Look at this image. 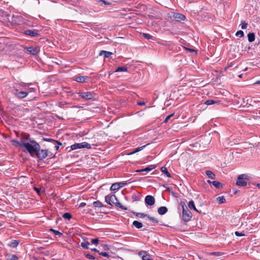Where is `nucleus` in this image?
<instances>
[{"mask_svg": "<svg viewBox=\"0 0 260 260\" xmlns=\"http://www.w3.org/2000/svg\"><path fill=\"white\" fill-rule=\"evenodd\" d=\"M137 104L140 106H143L145 105V103L144 102H139Z\"/></svg>", "mask_w": 260, "mask_h": 260, "instance_id": "obj_60", "label": "nucleus"}, {"mask_svg": "<svg viewBox=\"0 0 260 260\" xmlns=\"http://www.w3.org/2000/svg\"><path fill=\"white\" fill-rule=\"evenodd\" d=\"M34 189L38 193V194L40 193V189L38 188L35 187Z\"/></svg>", "mask_w": 260, "mask_h": 260, "instance_id": "obj_64", "label": "nucleus"}, {"mask_svg": "<svg viewBox=\"0 0 260 260\" xmlns=\"http://www.w3.org/2000/svg\"><path fill=\"white\" fill-rule=\"evenodd\" d=\"M182 207V219L185 222L189 221L192 217V214L185 206L184 203H181Z\"/></svg>", "mask_w": 260, "mask_h": 260, "instance_id": "obj_2", "label": "nucleus"}, {"mask_svg": "<svg viewBox=\"0 0 260 260\" xmlns=\"http://www.w3.org/2000/svg\"><path fill=\"white\" fill-rule=\"evenodd\" d=\"M206 175L211 179H214L215 178V175L211 171L207 170L206 171Z\"/></svg>", "mask_w": 260, "mask_h": 260, "instance_id": "obj_28", "label": "nucleus"}, {"mask_svg": "<svg viewBox=\"0 0 260 260\" xmlns=\"http://www.w3.org/2000/svg\"><path fill=\"white\" fill-rule=\"evenodd\" d=\"M31 92V89L26 90L23 91H18L17 92H14L13 94L18 99H22L26 98L29 93Z\"/></svg>", "mask_w": 260, "mask_h": 260, "instance_id": "obj_9", "label": "nucleus"}, {"mask_svg": "<svg viewBox=\"0 0 260 260\" xmlns=\"http://www.w3.org/2000/svg\"><path fill=\"white\" fill-rule=\"evenodd\" d=\"M173 17L175 20L177 21H181L186 19V17L184 15L179 13H174Z\"/></svg>", "mask_w": 260, "mask_h": 260, "instance_id": "obj_12", "label": "nucleus"}, {"mask_svg": "<svg viewBox=\"0 0 260 260\" xmlns=\"http://www.w3.org/2000/svg\"><path fill=\"white\" fill-rule=\"evenodd\" d=\"M71 150H76L78 149H81L86 148L87 149H90L91 148V145L86 142H83L79 143H75L71 146Z\"/></svg>", "mask_w": 260, "mask_h": 260, "instance_id": "obj_5", "label": "nucleus"}, {"mask_svg": "<svg viewBox=\"0 0 260 260\" xmlns=\"http://www.w3.org/2000/svg\"><path fill=\"white\" fill-rule=\"evenodd\" d=\"M50 231H52L55 235L61 236L62 235V234L58 231L55 230L53 229H51Z\"/></svg>", "mask_w": 260, "mask_h": 260, "instance_id": "obj_46", "label": "nucleus"}, {"mask_svg": "<svg viewBox=\"0 0 260 260\" xmlns=\"http://www.w3.org/2000/svg\"><path fill=\"white\" fill-rule=\"evenodd\" d=\"M127 67H126L125 66H123V67H117L115 72H127Z\"/></svg>", "mask_w": 260, "mask_h": 260, "instance_id": "obj_34", "label": "nucleus"}, {"mask_svg": "<svg viewBox=\"0 0 260 260\" xmlns=\"http://www.w3.org/2000/svg\"><path fill=\"white\" fill-rule=\"evenodd\" d=\"M168 208L165 206H161L158 209V213L159 215H164L168 212Z\"/></svg>", "mask_w": 260, "mask_h": 260, "instance_id": "obj_20", "label": "nucleus"}, {"mask_svg": "<svg viewBox=\"0 0 260 260\" xmlns=\"http://www.w3.org/2000/svg\"><path fill=\"white\" fill-rule=\"evenodd\" d=\"M12 142L16 144L18 146L21 147H23V145L25 143V142H22L21 139L20 141H18L17 140H13Z\"/></svg>", "mask_w": 260, "mask_h": 260, "instance_id": "obj_32", "label": "nucleus"}, {"mask_svg": "<svg viewBox=\"0 0 260 260\" xmlns=\"http://www.w3.org/2000/svg\"><path fill=\"white\" fill-rule=\"evenodd\" d=\"M18 258L16 255L10 254L7 255L6 260H18Z\"/></svg>", "mask_w": 260, "mask_h": 260, "instance_id": "obj_27", "label": "nucleus"}, {"mask_svg": "<svg viewBox=\"0 0 260 260\" xmlns=\"http://www.w3.org/2000/svg\"><path fill=\"white\" fill-rule=\"evenodd\" d=\"M88 79L87 76H78L74 77V80L77 82L83 83L86 82V80Z\"/></svg>", "mask_w": 260, "mask_h": 260, "instance_id": "obj_15", "label": "nucleus"}, {"mask_svg": "<svg viewBox=\"0 0 260 260\" xmlns=\"http://www.w3.org/2000/svg\"><path fill=\"white\" fill-rule=\"evenodd\" d=\"M219 101H215L212 100H209L205 102V104L207 105H211L214 104L218 103Z\"/></svg>", "mask_w": 260, "mask_h": 260, "instance_id": "obj_38", "label": "nucleus"}, {"mask_svg": "<svg viewBox=\"0 0 260 260\" xmlns=\"http://www.w3.org/2000/svg\"><path fill=\"white\" fill-rule=\"evenodd\" d=\"M23 18L19 15L14 16L13 15L12 18V22L15 24L19 25L22 20Z\"/></svg>", "mask_w": 260, "mask_h": 260, "instance_id": "obj_14", "label": "nucleus"}, {"mask_svg": "<svg viewBox=\"0 0 260 260\" xmlns=\"http://www.w3.org/2000/svg\"><path fill=\"white\" fill-rule=\"evenodd\" d=\"M42 140L44 141H46V142H51L53 144V142H56V140H53L52 139H50V138H43Z\"/></svg>", "mask_w": 260, "mask_h": 260, "instance_id": "obj_47", "label": "nucleus"}, {"mask_svg": "<svg viewBox=\"0 0 260 260\" xmlns=\"http://www.w3.org/2000/svg\"><path fill=\"white\" fill-rule=\"evenodd\" d=\"M133 213L137 216H138L140 218H143L146 217L147 216V214H146L143 213H138L135 212H133Z\"/></svg>", "mask_w": 260, "mask_h": 260, "instance_id": "obj_36", "label": "nucleus"}, {"mask_svg": "<svg viewBox=\"0 0 260 260\" xmlns=\"http://www.w3.org/2000/svg\"><path fill=\"white\" fill-rule=\"evenodd\" d=\"M248 40L249 42H252L255 40V35L253 32H250L247 35Z\"/></svg>", "mask_w": 260, "mask_h": 260, "instance_id": "obj_29", "label": "nucleus"}, {"mask_svg": "<svg viewBox=\"0 0 260 260\" xmlns=\"http://www.w3.org/2000/svg\"><path fill=\"white\" fill-rule=\"evenodd\" d=\"M146 217L150 221L153 222V223H157L158 222V220L153 217L150 216L148 215H147Z\"/></svg>", "mask_w": 260, "mask_h": 260, "instance_id": "obj_42", "label": "nucleus"}, {"mask_svg": "<svg viewBox=\"0 0 260 260\" xmlns=\"http://www.w3.org/2000/svg\"><path fill=\"white\" fill-rule=\"evenodd\" d=\"M93 206L94 208H102L104 207L105 206L100 201H96L93 202V203L91 205H88V207Z\"/></svg>", "mask_w": 260, "mask_h": 260, "instance_id": "obj_17", "label": "nucleus"}, {"mask_svg": "<svg viewBox=\"0 0 260 260\" xmlns=\"http://www.w3.org/2000/svg\"><path fill=\"white\" fill-rule=\"evenodd\" d=\"M118 184L119 186V188H121L127 184V183L126 181H123L120 182H118Z\"/></svg>", "mask_w": 260, "mask_h": 260, "instance_id": "obj_49", "label": "nucleus"}, {"mask_svg": "<svg viewBox=\"0 0 260 260\" xmlns=\"http://www.w3.org/2000/svg\"><path fill=\"white\" fill-rule=\"evenodd\" d=\"M142 36L146 39H148V40H149V39H151L153 38V37L148 34H146V33H143L142 34Z\"/></svg>", "mask_w": 260, "mask_h": 260, "instance_id": "obj_43", "label": "nucleus"}, {"mask_svg": "<svg viewBox=\"0 0 260 260\" xmlns=\"http://www.w3.org/2000/svg\"><path fill=\"white\" fill-rule=\"evenodd\" d=\"M19 243V241L16 240H12L9 244V245L12 248H16L18 246Z\"/></svg>", "mask_w": 260, "mask_h": 260, "instance_id": "obj_23", "label": "nucleus"}, {"mask_svg": "<svg viewBox=\"0 0 260 260\" xmlns=\"http://www.w3.org/2000/svg\"><path fill=\"white\" fill-rule=\"evenodd\" d=\"M156 168V166L155 165H151L146 167L144 169L138 170L136 171L137 172H149L152 170Z\"/></svg>", "mask_w": 260, "mask_h": 260, "instance_id": "obj_16", "label": "nucleus"}, {"mask_svg": "<svg viewBox=\"0 0 260 260\" xmlns=\"http://www.w3.org/2000/svg\"><path fill=\"white\" fill-rule=\"evenodd\" d=\"M142 259L143 260H152L151 258H150V255L147 254L146 255H143Z\"/></svg>", "mask_w": 260, "mask_h": 260, "instance_id": "obj_51", "label": "nucleus"}, {"mask_svg": "<svg viewBox=\"0 0 260 260\" xmlns=\"http://www.w3.org/2000/svg\"><path fill=\"white\" fill-rule=\"evenodd\" d=\"M113 54V53L110 51H105V50H102L101 51L100 53H99V55H104L105 58H108Z\"/></svg>", "mask_w": 260, "mask_h": 260, "instance_id": "obj_21", "label": "nucleus"}, {"mask_svg": "<svg viewBox=\"0 0 260 260\" xmlns=\"http://www.w3.org/2000/svg\"><path fill=\"white\" fill-rule=\"evenodd\" d=\"M78 94L81 98L86 100H91L95 96V93L90 91L79 92Z\"/></svg>", "mask_w": 260, "mask_h": 260, "instance_id": "obj_6", "label": "nucleus"}, {"mask_svg": "<svg viewBox=\"0 0 260 260\" xmlns=\"http://www.w3.org/2000/svg\"><path fill=\"white\" fill-rule=\"evenodd\" d=\"M161 171L168 177H171V174L169 172L168 169L165 167H162Z\"/></svg>", "mask_w": 260, "mask_h": 260, "instance_id": "obj_35", "label": "nucleus"}, {"mask_svg": "<svg viewBox=\"0 0 260 260\" xmlns=\"http://www.w3.org/2000/svg\"><path fill=\"white\" fill-rule=\"evenodd\" d=\"M52 153L48 149H40L35 154V156L40 160H42L46 158L47 156H51Z\"/></svg>", "mask_w": 260, "mask_h": 260, "instance_id": "obj_4", "label": "nucleus"}, {"mask_svg": "<svg viewBox=\"0 0 260 260\" xmlns=\"http://www.w3.org/2000/svg\"><path fill=\"white\" fill-rule=\"evenodd\" d=\"M185 49L188 51H189V52H195L196 53H197V51L195 50L194 49H191V48H186V47H185Z\"/></svg>", "mask_w": 260, "mask_h": 260, "instance_id": "obj_58", "label": "nucleus"}, {"mask_svg": "<svg viewBox=\"0 0 260 260\" xmlns=\"http://www.w3.org/2000/svg\"><path fill=\"white\" fill-rule=\"evenodd\" d=\"M91 251H94L95 252H98V253H100L101 252H100V251L99 250H98L97 249L94 248H92L91 249Z\"/></svg>", "mask_w": 260, "mask_h": 260, "instance_id": "obj_62", "label": "nucleus"}, {"mask_svg": "<svg viewBox=\"0 0 260 260\" xmlns=\"http://www.w3.org/2000/svg\"><path fill=\"white\" fill-rule=\"evenodd\" d=\"M25 36H28L31 37H37L40 36L39 31L38 29H26L22 32Z\"/></svg>", "mask_w": 260, "mask_h": 260, "instance_id": "obj_7", "label": "nucleus"}, {"mask_svg": "<svg viewBox=\"0 0 260 260\" xmlns=\"http://www.w3.org/2000/svg\"><path fill=\"white\" fill-rule=\"evenodd\" d=\"M99 3L101 5H106V6H111L112 5V4L111 3L107 2V1H106L105 0H100L99 1Z\"/></svg>", "mask_w": 260, "mask_h": 260, "instance_id": "obj_41", "label": "nucleus"}, {"mask_svg": "<svg viewBox=\"0 0 260 260\" xmlns=\"http://www.w3.org/2000/svg\"><path fill=\"white\" fill-rule=\"evenodd\" d=\"M85 257L88 259H95V257L93 255H92L89 253L86 254Z\"/></svg>", "mask_w": 260, "mask_h": 260, "instance_id": "obj_52", "label": "nucleus"}, {"mask_svg": "<svg viewBox=\"0 0 260 260\" xmlns=\"http://www.w3.org/2000/svg\"><path fill=\"white\" fill-rule=\"evenodd\" d=\"M86 205V203H84V202H82L80 204L79 207L81 208V207H84V206H85Z\"/></svg>", "mask_w": 260, "mask_h": 260, "instance_id": "obj_59", "label": "nucleus"}, {"mask_svg": "<svg viewBox=\"0 0 260 260\" xmlns=\"http://www.w3.org/2000/svg\"><path fill=\"white\" fill-rule=\"evenodd\" d=\"M31 89L28 85L25 83H15L13 84V89L12 92H17L18 91H23L26 90Z\"/></svg>", "mask_w": 260, "mask_h": 260, "instance_id": "obj_3", "label": "nucleus"}, {"mask_svg": "<svg viewBox=\"0 0 260 260\" xmlns=\"http://www.w3.org/2000/svg\"><path fill=\"white\" fill-rule=\"evenodd\" d=\"M119 188V186L118 184V182H117L112 184L110 187V190L112 191H115L118 190Z\"/></svg>", "mask_w": 260, "mask_h": 260, "instance_id": "obj_33", "label": "nucleus"}, {"mask_svg": "<svg viewBox=\"0 0 260 260\" xmlns=\"http://www.w3.org/2000/svg\"><path fill=\"white\" fill-rule=\"evenodd\" d=\"M113 204L115 205V206L118 207L120 208V209H122L123 210H127V208L126 207H124V206L122 205L118 202V200H117V201H115Z\"/></svg>", "mask_w": 260, "mask_h": 260, "instance_id": "obj_31", "label": "nucleus"}, {"mask_svg": "<svg viewBox=\"0 0 260 260\" xmlns=\"http://www.w3.org/2000/svg\"><path fill=\"white\" fill-rule=\"evenodd\" d=\"M148 144L145 145H144V146H141V147H137L136 148V149H134V150L133 151H132V152L129 153V155H132V154H134L142 150H143L147 145H148Z\"/></svg>", "mask_w": 260, "mask_h": 260, "instance_id": "obj_24", "label": "nucleus"}, {"mask_svg": "<svg viewBox=\"0 0 260 260\" xmlns=\"http://www.w3.org/2000/svg\"><path fill=\"white\" fill-rule=\"evenodd\" d=\"M174 113H173V114H170V115H169L167 116L166 117V118H165V119L164 120V123H166L168 122L169 120V119H170L172 117H173V116H174Z\"/></svg>", "mask_w": 260, "mask_h": 260, "instance_id": "obj_48", "label": "nucleus"}, {"mask_svg": "<svg viewBox=\"0 0 260 260\" xmlns=\"http://www.w3.org/2000/svg\"><path fill=\"white\" fill-rule=\"evenodd\" d=\"M115 201H117V198L114 195H107L105 197V202L109 205H112Z\"/></svg>", "mask_w": 260, "mask_h": 260, "instance_id": "obj_10", "label": "nucleus"}, {"mask_svg": "<svg viewBox=\"0 0 260 260\" xmlns=\"http://www.w3.org/2000/svg\"><path fill=\"white\" fill-rule=\"evenodd\" d=\"M138 254L139 256H140L142 257L143 255L147 254V252H146V251H141L138 253Z\"/></svg>", "mask_w": 260, "mask_h": 260, "instance_id": "obj_56", "label": "nucleus"}, {"mask_svg": "<svg viewBox=\"0 0 260 260\" xmlns=\"http://www.w3.org/2000/svg\"><path fill=\"white\" fill-rule=\"evenodd\" d=\"M132 199L133 202L138 201L140 199V193L137 192V194H133L132 196Z\"/></svg>", "mask_w": 260, "mask_h": 260, "instance_id": "obj_30", "label": "nucleus"}, {"mask_svg": "<svg viewBox=\"0 0 260 260\" xmlns=\"http://www.w3.org/2000/svg\"><path fill=\"white\" fill-rule=\"evenodd\" d=\"M133 225L135 226L136 228L139 229L143 227V224L137 220H135L133 222Z\"/></svg>", "mask_w": 260, "mask_h": 260, "instance_id": "obj_25", "label": "nucleus"}, {"mask_svg": "<svg viewBox=\"0 0 260 260\" xmlns=\"http://www.w3.org/2000/svg\"><path fill=\"white\" fill-rule=\"evenodd\" d=\"M248 24L244 21H242L241 23V28L242 29H246Z\"/></svg>", "mask_w": 260, "mask_h": 260, "instance_id": "obj_44", "label": "nucleus"}, {"mask_svg": "<svg viewBox=\"0 0 260 260\" xmlns=\"http://www.w3.org/2000/svg\"><path fill=\"white\" fill-rule=\"evenodd\" d=\"M99 240L98 238H96V239H92L91 240V243H92V244H95V245H98V244L99 243Z\"/></svg>", "mask_w": 260, "mask_h": 260, "instance_id": "obj_53", "label": "nucleus"}, {"mask_svg": "<svg viewBox=\"0 0 260 260\" xmlns=\"http://www.w3.org/2000/svg\"><path fill=\"white\" fill-rule=\"evenodd\" d=\"M31 22L29 21H27L26 22H24V24L28 26H31L32 25L30 24Z\"/></svg>", "mask_w": 260, "mask_h": 260, "instance_id": "obj_61", "label": "nucleus"}, {"mask_svg": "<svg viewBox=\"0 0 260 260\" xmlns=\"http://www.w3.org/2000/svg\"><path fill=\"white\" fill-rule=\"evenodd\" d=\"M236 184L240 186H245L247 185V182L243 180L242 177H238Z\"/></svg>", "mask_w": 260, "mask_h": 260, "instance_id": "obj_19", "label": "nucleus"}, {"mask_svg": "<svg viewBox=\"0 0 260 260\" xmlns=\"http://www.w3.org/2000/svg\"><path fill=\"white\" fill-rule=\"evenodd\" d=\"M26 50L34 55H37L39 52V49L38 47L33 46L26 48Z\"/></svg>", "mask_w": 260, "mask_h": 260, "instance_id": "obj_13", "label": "nucleus"}, {"mask_svg": "<svg viewBox=\"0 0 260 260\" xmlns=\"http://www.w3.org/2000/svg\"><path fill=\"white\" fill-rule=\"evenodd\" d=\"M251 99L250 98L246 97L245 98H239V101L238 102V104H240V107H248V105H250V103L251 102Z\"/></svg>", "mask_w": 260, "mask_h": 260, "instance_id": "obj_8", "label": "nucleus"}, {"mask_svg": "<svg viewBox=\"0 0 260 260\" xmlns=\"http://www.w3.org/2000/svg\"><path fill=\"white\" fill-rule=\"evenodd\" d=\"M238 177H242V179L244 180V179H247L248 176L247 175L244 174H241V175H239L238 176Z\"/></svg>", "mask_w": 260, "mask_h": 260, "instance_id": "obj_57", "label": "nucleus"}, {"mask_svg": "<svg viewBox=\"0 0 260 260\" xmlns=\"http://www.w3.org/2000/svg\"><path fill=\"white\" fill-rule=\"evenodd\" d=\"M90 244L88 241H86L85 242H82L81 243V246L85 249H88L89 248L88 245Z\"/></svg>", "mask_w": 260, "mask_h": 260, "instance_id": "obj_40", "label": "nucleus"}, {"mask_svg": "<svg viewBox=\"0 0 260 260\" xmlns=\"http://www.w3.org/2000/svg\"><path fill=\"white\" fill-rule=\"evenodd\" d=\"M212 255H220V253L219 252H214L212 253Z\"/></svg>", "mask_w": 260, "mask_h": 260, "instance_id": "obj_63", "label": "nucleus"}, {"mask_svg": "<svg viewBox=\"0 0 260 260\" xmlns=\"http://www.w3.org/2000/svg\"><path fill=\"white\" fill-rule=\"evenodd\" d=\"M235 235L238 236V237H241V236H245V234L242 233H240L239 232H235Z\"/></svg>", "mask_w": 260, "mask_h": 260, "instance_id": "obj_55", "label": "nucleus"}, {"mask_svg": "<svg viewBox=\"0 0 260 260\" xmlns=\"http://www.w3.org/2000/svg\"><path fill=\"white\" fill-rule=\"evenodd\" d=\"M188 207L190 209H193L197 212H199V211L196 208L194 202L192 200L190 201L188 203Z\"/></svg>", "mask_w": 260, "mask_h": 260, "instance_id": "obj_22", "label": "nucleus"}, {"mask_svg": "<svg viewBox=\"0 0 260 260\" xmlns=\"http://www.w3.org/2000/svg\"><path fill=\"white\" fill-rule=\"evenodd\" d=\"M217 201L219 204H223L225 202L226 200L224 196H220L217 198Z\"/></svg>", "mask_w": 260, "mask_h": 260, "instance_id": "obj_37", "label": "nucleus"}, {"mask_svg": "<svg viewBox=\"0 0 260 260\" xmlns=\"http://www.w3.org/2000/svg\"><path fill=\"white\" fill-rule=\"evenodd\" d=\"M237 37H242L244 36V32L242 30H238L235 35Z\"/></svg>", "mask_w": 260, "mask_h": 260, "instance_id": "obj_45", "label": "nucleus"}, {"mask_svg": "<svg viewBox=\"0 0 260 260\" xmlns=\"http://www.w3.org/2000/svg\"><path fill=\"white\" fill-rule=\"evenodd\" d=\"M21 139L22 142H30V140H33L30 138V135L26 133L22 134Z\"/></svg>", "mask_w": 260, "mask_h": 260, "instance_id": "obj_18", "label": "nucleus"}, {"mask_svg": "<svg viewBox=\"0 0 260 260\" xmlns=\"http://www.w3.org/2000/svg\"><path fill=\"white\" fill-rule=\"evenodd\" d=\"M23 147L25 148L32 157H35L36 153L40 149V144L35 140L25 142Z\"/></svg>", "mask_w": 260, "mask_h": 260, "instance_id": "obj_1", "label": "nucleus"}, {"mask_svg": "<svg viewBox=\"0 0 260 260\" xmlns=\"http://www.w3.org/2000/svg\"><path fill=\"white\" fill-rule=\"evenodd\" d=\"M212 185L217 189H220L223 187V185L219 182L213 181Z\"/></svg>", "mask_w": 260, "mask_h": 260, "instance_id": "obj_26", "label": "nucleus"}, {"mask_svg": "<svg viewBox=\"0 0 260 260\" xmlns=\"http://www.w3.org/2000/svg\"><path fill=\"white\" fill-rule=\"evenodd\" d=\"M102 246L103 247V250H109V246L107 244H103L102 245Z\"/></svg>", "mask_w": 260, "mask_h": 260, "instance_id": "obj_54", "label": "nucleus"}, {"mask_svg": "<svg viewBox=\"0 0 260 260\" xmlns=\"http://www.w3.org/2000/svg\"><path fill=\"white\" fill-rule=\"evenodd\" d=\"M145 203L147 205L152 206L155 203V199L153 196L148 195L145 198Z\"/></svg>", "mask_w": 260, "mask_h": 260, "instance_id": "obj_11", "label": "nucleus"}, {"mask_svg": "<svg viewBox=\"0 0 260 260\" xmlns=\"http://www.w3.org/2000/svg\"><path fill=\"white\" fill-rule=\"evenodd\" d=\"M62 217L66 219L70 220L72 218V215L70 213L67 212L62 215Z\"/></svg>", "mask_w": 260, "mask_h": 260, "instance_id": "obj_39", "label": "nucleus"}, {"mask_svg": "<svg viewBox=\"0 0 260 260\" xmlns=\"http://www.w3.org/2000/svg\"><path fill=\"white\" fill-rule=\"evenodd\" d=\"M99 254L102 256L107 257L108 258H109L110 257L109 254L106 252H101L100 253H99Z\"/></svg>", "mask_w": 260, "mask_h": 260, "instance_id": "obj_50", "label": "nucleus"}]
</instances>
